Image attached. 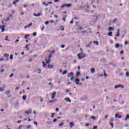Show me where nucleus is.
I'll use <instances>...</instances> for the list:
<instances>
[{
  "mask_svg": "<svg viewBox=\"0 0 129 129\" xmlns=\"http://www.w3.org/2000/svg\"><path fill=\"white\" fill-rule=\"evenodd\" d=\"M73 75H74V73H73V72H71L68 74V77H70L71 76H72V77H71L70 79V80L72 81L74 79V76H73Z\"/></svg>",
  "mask_w": 129,
  "mask_h": 129,
  "instance_id": "f257e3e1",
  "label": "nucleus"
},
{
  "mask_svg": "<svg viewBox=\"0 0 129 129\" xmlns=\"http://www.w3.org/2000/svg\"><path fill=\"white\" fill-rule=\"evenodd\" d=\"M128 118H129V115H127L126 117L125 118V120H127Z\"/></svg>",
  "mask_w": 129,
  "mask_h": 129,
  "instance_id": "bb28decb",
  "label": "nucleus"
},
{
  "mask_svg": "<svg viewBox=\"0 0 129 129\" xmlns=\"http://www.w3.org/2000/svg\"><path fill=\"white\" fill-rule=\"evenodd\" d=\"M54 115H55V113H52V115L51 116V118L54 117Z\"/></svg>",
  "mask_w": 129,
  "mask_h": 129,
  "instance_id": "a19ab883",
  "label": "nucleus"
},
{
  "mask_svg": "<svg viewBox=\"0 0 129 129\" xmlns=\"http://www.w3.org/2000/svg\"><path fill=\"white\" fill-rule=\"evenodd\" d=\"M13 76H14V74H11L9 76V77H10V78H12V77H13Z\"/></svg>",
  "mask_w": 129,
  "mask_h": 129,
  "instance_id": "58836bf2",
  "label": "nucleus"
},
{
  "mask_svg": "<svg viewBox=\"0 0 129 129\" xmlns=\"http://www.w3.org/2000/svg\"><path fill=\"white\" fill-rule=\"evenodd\" d=\"M4 90H5V89L0 88V91H1V92H3Z\"/></svg>",
  "mask_w": 129,
  "mask_h": 129,
  "instance_id": "c03bdc74",
  "label": "nucleus"
},
{
  "mask_svg": "<svg viewBox=\"0 0 129 129\" xmlns=\"http://www.w3.org/2000/svg\"><path fill=\"white\" fill-rule=\"evenodd\" d=\"M66 92H67V93L70 92V91L69 89H66Z\"/></svg>",
  "mask_w": 129,
  "mask_h": 129,
  "instance_id": "603ef678",
  "label": "nucleus"
},
{
  "mask_svg": "<svg viewBox=\"0 0 129 129\" xmlns=\"http://www.w3.org/2000/svg\"><path fill=\"white\" fill-rule=\"evenodd\" d=\"M50 61H51V59H49L47 61H46V63H47V64H49V63H50Z\"/></svg>",
  "mask_w": 129,
  "mask_h": 129,
  "instance_id": "473e14b6",
  "label": "nucleus"
},
{
  "mask_svg": "<svg viewBox=\"0 0 129 129\" xmlns=\"http://www.w3.org/2000/svg\"><path fill=\"white\" fill-rule=\"evenodd\" d=\"M63 124H64V123L62 122L60 124H59L58 126H62V125H63Z\"/></svg>",
  "mask_w": 129,
  "mask_h": 129,
  "instance_id": "79ce46f5",
  "label": "nucleus"
},
{
  "mask_svg": "<svg viewBox=\"0 0 129 129\" xmlns=\"http://www.w3.org/2000/svg\"><path fill=\"white\" fill-rule=\"evenodd\" d=\"M78 29L80 30V31H81V30H82L83 28L82 27H80Z\"/></svg>",
  "mask_w": 129,
  "mask_h": 129,
  "instance_id": "0e129e2a",
  "label": "nucleus"
},
{
  "mask_svg": "<svg viewBox=\"0 0 129 129\" xmlns=\"http://www.w3.org/2000/svg\"><path fill=\"white\" fill-rule=\"evenodd\" d=\"M25 113H26V114H30V113H32V110H30V111H25Z\"/></svg>",
  "mask_w": 129,
  "mask_h": 129,
  "instance_id": "9b49d317",
  "label": "nucleus"
},
{
  "mask_svg": "<svg viewBox=\"0 0 129 129\" xmlns=\"http://www.w3.org/2000/svg\"><path fill=\"white\" fill-rule=\"evenodd\" d=\"M72 84V83L70 82H68V83L67 84V85H70V84Z\"/></svg>",
  "mask_w": 129,
  "mask_h": 129,
  "instance_id": "4d7b16f0",
  "label": "nucleus"
},
{
  "mask_svg": "<svg viewBox=\"0 0 129 129\" xmlns=\"http://www.w3.org/2000/svg\"><path fill=\"white\" fill-rule=\"evenodd\" d=\"M47 68L48 69H53L54 66L53 64H48Z\"/></svg>",
  "mask_w": 129,
  "mask_h": 129,
  "instance_id": "20e7f679",
  "label": "nucleus"
},
{
  "mask_svg": "<svg viewBox=\"0 0 129 129\" xmlns=\"http://www.w3.org/2000/svg\"><path fill=\"white\" fill-rule=\"evenodd\" d=\"M70 127L72 128L74 126V122H70Z\"/></svg>",
  "mask_w": 129,
  "mask_h": 129,
  "instance_id": "0eeeda50",
  "label": "nucleus"
},
{
  "mask_svg": "<svg viewBox=\"0 0 129 129\" xmlns=\"http://www.w3.org/2000/svg\"><path fill=\"white\" fill-rule=\"evenodd\" d=\"M115 47L116 49H117V48H119V44L118 43L116 44Z\"/></svg>",
  "mask_w": 129,
  "mask_h": 129,
  "instance_id": "412c9836",
  "label": "nucleus"
},
{
  "mask_svg": "<svg viewBox=\"0 0 129 129\" xmlns=\"http://www.w3.org/2000/svg\"><path fill=\"white\" fill-rule=\"evenodd\" d=\"M110 124L111 127L113 128V123H111L110 122Z\"/></svg>",
  "mask_w": 129,
  "mask_h": 129,
  "instance_id": "4c0bfd02",
  "label": "nucleus"
},
{
  "mask_svg": "<svg viewBox=\"0 0 129 129\" xmlns=\"http://www.w3.org/2000/svg\"><path fill=\"white\" fill-rule=\"evenodd\" d=\"M64 100L67 101V102H71V100H70V98H64Z\"/></svg>",
  "mask_w": 129,
  "mask_h": 129,
  "instance_id": "6e6552de",
  "label": "nucleus"
},
{
  "mask_svg": "<svg viewBox=\"0 0 129 129\" xmlns=\"http://www.w3.org/2000/svg\"><path fill=\"white\" fill-rule=\"evenodd\" d=\"M121 87V85H118L117 86H115V89H116V88H120Z\"/></svg>",
  "mask_w": 129,
  "mask_h": 129,
  "instance_id": "ddd939ff",
  "label": "nucleus"
},
{
  "mask_svg": "<svg viewBox=\"0 0 129 129\" xmlns=\"http://www.w3.org/2000/svg\"><path fill=\"white\" fill-rule=\"evenodd\" d=\"M91 118H92V119H93V120H95V119H96V118H95V116H91Z\"/></svg>",
  "mask_w": 129,
  "mask_h": 129,
  "instance_id": "393cba45",
  "label": "nucleus"
},
{
  "mask_svg": "<svg viewBox=\"0 0 129 129\" xmlns=\"http://www.w3.org/2000/svg\"><path fill=\"white\" fill-rule=\"evenodd\" d=\"M5 25H3V26H2V27H1V29H2V31L1 32H2V33L3 32H5Z\"/></svg>",
  "mask_w": 129,
  "mask_h": 129,
  "instance_id": "4468645a",
  "label": "nucleus"
},
{
  "mask_svg": "<svg viewBox=\"0 0 129 129\" xmlns=\"http://www.w3.org/2000/svg\"><path fill=\"white\" fill-rule=\"evenodd\" d=\"M38 74H41V69H38Z\"/></svg>",
  "mask_w": 129,
  "mask_h": 129,
  "instance_id": "e433bc0d",
  "label": "nucleus"
},
{
  "mask_svg": "<svg viewBox=\"0 0 129 129\" xmlns=\"http://www.w3.org/2000/svg\"><path fill=\"white\" fill-rule=\"evenodd\" d=\"M127 43H128L127 41H125L124 42L125 45H127Z\"/></svg>",
  "mask_w": 129,
  "mask_h": 129,
  "instance_id": "338daca9",
  "label": "nucleus"
},
{
  "mask_svg": "<svg viewBox=\"0 0 129 129\" xmlns=\"http://www.w3.org/2000/svg\"><path fill=\"white\" fill-rule=\"evenodd\" d=\"M25 49H27V50H29V44H27L25 47Z\"/></svg>",
  "mask_w": 129,
  "mask_h": 129,
  "instance_id": "c85d7f7f",
  "label": "nucleus"
},
{
  "mask_svg": "<svg viewBox=\"0 0 129 129\" xmlns=\"http://www.w3.org/2000/svg\"><path fill=\"white\" fill-rule=\"evenodd\" d=\"M34 124L38 125V123L37 122H34Z\"/></svg>",
  "mask_w": 129,
  "mask_h": 129,
  "instance_id": "680f3d73",
  "label": "nucleus"
},
{
  "mask_svg": "<svg viewBox=\"0 0 129 129\" xmlns=\"http://www.w3.org/2000/svg\"><path fill=\"white\" fill-rule=\"evenodd\" d=\"M45 25H48L49 24V21H46L45 22Z\"/></svg>",
  "mask_w": 129,
  "mask_h": 129,
  "instance_id": "3c124183",
  "label": "nucleus"
},
{
  "mask_svg": "<svg viewBox=\"0 0 129 129\" xmlns=\"http://www.w3.org/2000/svg\"><path fill=\"white\" fill-rule=\"evenodd\" d=\"M22 127H23V125H21L20 126H19V129H21L22 128Z\"/></svg>",
  "mask_w": 129,
  "mask_h": 129,
  "instance_id": "6e6d98bb",
  "label": "nucleus"
},
{
  "mask_svg": "<svg viewBox=\"0 0 129 129\" xmlns=\"http://www.w3.org/2000/svg\"><path fill=\"white\" fill-rule=\"evenodd\" d=\"M10 20V17H9L6 20L5 22H7V21H9Z\"/></svg>",
  "mask_w": 129,
  "mask_h": 129,
  "instance_id": "864d4df0",
  "label": "nucleus"
},
{
  "mask_svg": "<svg viewBox=\"0 0 129 129\" xmlns=\"http://www.w3.org/2000/svg\"><path fill=\"white\" fill-rule=\"evenodd\" d=\"M46 66H47V64H45V63H44L43 65V68H45V67H46Z\"/></svg>",
  "mask_w": 129,
  "mask_h": 129,
  "instance_id": "5fc2aeb1",
  "label": "nucleus"
},
{
  "mask_svg": "<svg viewBox=\"0 0 129 129\" xmlns=\"http://www.w3.org/2000/svg\"><path fill=\"white\" fill-rule=\"evenodd\" d=\"M13 54L10 55V59H11V60H13Z\"/></svg>",
  "mask_w": 129,
  "mask_h": 129,
  "instance_id": "72a5a7b5",
  "label": "nucleus"
},
{
  "mask_svg": "<svg viewBox=\"0 0 129 129\" xmlns=\"http://www.w3.org/2000/svg\"><path fill=\"white\" fill-rule=\"evenodd\" d=\"M57 121V119H54L53 122H56Z\"/></svg>",
  "mask_w": 129,
  "mask_h": 129,
  "instance_id": "e2e57ef3",
  "label": "nucleus"
},
{
  "mask_svg": "<svg viewBox=\"0 0 129 129\" xmlns=\"http://www.w3.org/2000/svg\"><path fill=\"white\" fill-rule=\"evenodd\" d=\"M76 84L77 85H82V83H76Z\"/></svg>",
  "mask_w": 129,
  "mask_h": 129,
  "instance_id": "37998d69",
  "label": "nucleus"
},
{
  "mask_svg": "<svg viewBox=\"0 0 129 129\" xmlns=\"http://www.w3.org/2000/svg\"><path fill=\"white\" fill-rule=\"evenodd\" d=\"M66 74H67V71H64L62 73V75H66Z\"/></svg>",
  "mask_w": 129,
  "mask_h": 129,
  "instance_id": "b1692460",
  "label": "nucleus"
},
{
  "mask_svg": "<svg viewBox=\"0 0 129 129\" xmlns=\"http://www.w3.org/2000/svg\"><path fill=\"white\" fill-rule=\"evenodd\" d=\"M108 35L110 37H111V36H112V32H109L108 33Z\"/></svg>",
  "mask_w": 129,
  "mask_h": 129,
  "instance_id": "aec40b11",
  "label": "nucleus"
},
{
  "mask_svg": "<svg viewBox=\"0 0 129 129\" xmlns=\"http://www.w3.org/2000/svg\"><path fill=\"white\" fill-rule=\"evenodd\" d=\"M76 76L78 77L79 76H80V72H77L76 73Z\"/></svg>",
  "mask_w": 129,
  "mask_h": 129,
  "instance_id": "a211bd4d",
  "label": "nucleus"
},
{
  "mask_svg": "<svg viewBox=\"0 0 129 129\" xmlns=\"http://www.w3.org/2000/svg\"><path fill=\"white\" fill-rule=\"evenodd\" d=\"M112 30H113V28H112L111 27H109L108 31H112Z\"/></svg>",
  "mask_w": 129,
  "mask_h": 129,
  "instance_id": "a878e982",
  "label": "nucleus"
},
{
  "mask_svg": "<svg viewBox=\"0 0 129 129\" xmlns=\"http://www.w3.org/2000/svg\"><path fill=\"white\" fill-rule=\"evenodd\" d=\"M4 72H5V70H4V69H2V70L0 71V73H4Z\"/></svg>",
  "mask_w": 129,
  "mask_h": 129,
  "instance_id": "c9c22d12",
  "label": "nucleus"
},
{
  "mask_svg": "<svg viewBox=\"0 0 129 129\" xmlns=\"http://www.w3.org/2000/svg\"><path fill=\"white\" fill-rule=\"evenodd\" d=\"M22 98L23 100H26V99H27V96L26 95L23 96Z\"/></svg>",
  "mask_w": 129,
  "mask_h": 129,
  "instance_id": "4be33fe9",
  "label": "nucleus"
},
{
  "mask_svg": "<svg viewBox=\"0 0 129 129\" xmlns=\"http://www.w3.org/2000/svg\"><path fill=\"white\" fill-rule=\"evenodd\" d=\"M9 38V36H6V38L5 39L6 41H8L9 42H10V40H9V39H8Z\"/></svg>",
  "mask_w": 129,
  "mask_h": 129,
  "instance_id": "7c9ffc66",
  "label": "nucleus"
},
{
  "mask_svg": "<svg viewBox=\"0 0 129 129\" xmlns=\"http://www.w3.org/2000/svg\"><path fill=\"white\" fill-rule=\"evenodd\" d=\"M126 76H127V77H128V76H129V73H128V72H126Z\"/></svg>",
  "mask_w": 129,
  "mask_h": 129,
  "instance_id": "09e8293b",
  "label": "nucleus"
},
{
  "mask_svg": "<svg viewBox=\"0 0 129 129\" xmlns=\"http://www.w3.org/2000/svg\"><path fill=\"white\" fill-rule=\"evenodd\" d=\"M55 111H56V112H58L59 111V108H56Z\"/></svg>",
  "mask_w": 129,
  "mask_h": 129,
  "instance_id": "ea45409f",
  "label": "nucleus"
},
{
  "mask_svg": "<svg viewBox=\"0 0 129 129\" xmlns=\"http://www.w3.org/2000/svg\"><path fill=\"white\" fill-rule=\"evenodd\" d=\"M81 53H79L78 54V58L80 59V60H81V59H83V58H84L85 57V54H83L82 55V56H80V55H81Z\"/></svg>",
  "mask_w": 129,
  "mask_h": 129,
  "instance_id": "7ed1b4c3",
  "label": "nucleus"
},
{
  "mask_svg": "<svg viewBox=\"0 0 129 129\" xmlns=\"http://www.w3.org/2000/svg\"><path fill=\"white\" fill-rule=\"evenodd\" d=\"M42 14L41 13H38V14H36V13H34L33 14V16H34V17H40V16H41Z\"/></svg>",
  "mask_w": 129,
  "mask_h": 129,
  "instance_id": "1a4fd4ad",
  "label": "nucleus"
},
{
  "mask_svg": "<svg viewBox=\"0 0 129 129\" xmlns=\"http://www.w3.org/2000/svg\"><path fill=\"white\" fill-rule=\"evenodd\" d=\"M19 89H20V87H19V86L17 87L15 89V90H19Z\"/></svg>",
  "mask_w": 129,
  "mask_h": 129,
  "instance_id": "49530a36",
  "label": "nucleus"
},
{
  "mask_svg": "<svg viewBox=\"0 0 129 129\" xmlns=\"http://www.w3.org/2000/svg\"><path fill=\"white\" fill-rule=\"evenodd\" d=\"M93 43H94V44H96L97 46H98L99 45V43L98 42V41H93Z\"/></svg>",
  "mask_w": 129,
  "mask_h": 129,
  "instance_id": "2eb2a0df",
  "label": "nucleus"
},
{
  "mask_svg": "<svg viewBox=\"0 0 129 129\" xmlns=\"http://www.w3.org/2000/svg\"><path fill=\"white\" fill-rule=\"evenodd\" d=\"M51 99H54L55 96H56V92H53L52 94Z\"/></svg>",
  "mask_w": 129,
  "mask_h": 129,
  "instance_id": "39448f33",
  "label": "nucleus"
},
{
  "mask_svg": "<svg viewBox=\"0 0 129 129\" xmlns=\"http://www.w3.org/2000/svg\"><path fill=\"white\" fill-rule=\"evenodd\" d=\"M93 129H97V126H94Z\"/></svg>",
  "mask_w": 129,
  "mask_h": 129,
  "instance_id": "de8ad7c7",
  "label": "nucleus"
},
{
  "mask_svg": "<svg viewBox=\"0 0 129 129\" xmlns=\"http://www.w3.org/2000/svg\"><path fill=\"white\" fill-rule=\"evenodd\" d=\"M42 4H43V5H45V6H46V5H47V4H46V2H43V3H42Z\"/></svg>",
  "mask_w": 129,
  "mask_h": 129,
  "instance_id": "774afa93",
  "label": "nucleus"
},
{
  "mask_svg": "<svg viewBox=\"0 0 129 129\" xmlns=\"http://www.w3.org/2000/svg\"><path fill=\"white\" fill-rule=\"evenodd\" d=\"M123 53H124L123 50H121V51L120 52V53L121 54V55H122V54H123Z\"/></svg>",
  "mask_w": 129,
  "mask_h": 129,
  "instance_id": "8fccbe9b",
  "label": "nucleus"
},
{
  "mask_svg": "<svg viewBox=\"0 0 129 129\" xmlns=\"http://www.w3.org/2000/svg\"><path fill=\"white\" fill-rule=\"evenodd\" d=\"M11 93V91L8 90L6 92V94L8 95V94H10Z\"/></svg>",
  "mask_w": 129,
  "mask_h": 129,
  "instance_id": "c756f323",
  "label": "nucleus"
},
{
  "mask_svg": "<svg viewBox=\"0 0 129 129\" xmlns=\"http://www.w3.org/2000/svg\"><path fill=\"white\" fill-rule=\"evenodd\" d=\"M29 36H30L29 34L25 35L24 37L25 39H28V37H29Z\"/></svg>",
  "mask_w": 129,
  "mask_h": 129,
  "instance_id": "2f4dec72",
  "label": "nucleus"
},
{
  "mask_svg": "<svg viewBox=\"0 0 129 129\" xmlns=\"http://www.w3.org/2000/svg\"><path fill=\"white\" fill-rule=\"evenodd\" d=\"M116 37H119V33H117V34L115 35Z\"/></svg>",
  "mask_w": 129,
  "mask_h": 129,
  "instance_id": "13d9d810",
  "label": "nucleus"
},
{
  "mask_svg": "<svg viewBox=\"0 0 129 129\" xmlns=\"http://www.w3.org/2000/svg\"><path fill=\"white\" fill-rule=\"evenodd\" d=\"M21 122H22V121L21 120H19L17 121V123H21Z\"/></svg>",
  "mask_w": 129,
  "mask_h": 129,
  "instance_id": "052dcab7",
  "label": "nucleus"
},
{
  "mask_svg": "<svg viewBox=\"0 0 129 129\" xmlns=\"http://www.w3.org/2000/svg\"><path fill=\"white\" fill-rule=\"evenodd\" d=\"M91 73H92V74H93V73H95V69H93V68H91Z\"/></svg>",
  "mask_w": 129,
  "mask_h": 129,
  "instance_id": "f8f14e48",
  "label": "nucleus"
},
{
  "mask_svg": "<svg viewBox=\"0 0 129 129\" xmlns=\"http://www.w3.org/2000/svg\"><path fill=\"white\" fill-rule=\"evenodd\" d=\"M66 18H67V15H65V17H63L62 20L63 22H66Z\"/></svg>",
  "mask_w": 129,
  "mask_h": 129,
  "instance_id": "f3484780",
  "label": "nucleus"
},
{
  "mask_svg": "<svg viewBox=\"0 0 129 129\" xmlns=\"http://www.w3.org/2000/svg\"><path fill=\"white\" fill-rule=\"evenodd\" d=\"M52 4H53V2H48V3H47V4L46 5H45V7H48V5H52Z\"/></svg>",
  "mask_w": 129,
  "mask_h": 129,
  "instance_id": "dca6fc26",
  "label": "nucleus"
},
{
  "mask_svg": "<svg viewBox=\"0 0 129 129\" xmlns=\"http://www.w3.org/2000/svg\"><path fill=\"white\" fill-rule=\"evenodd\" d=\"M115 117L117 118H121V115L118 114H116L115 115Z\"/></svg>",
  "mask_w": 129,
  "mask_h": 129,
  "instance_id": "423d86ee",
  "label": "nucleus"
},
{
  "mask_svg": "<svg viewBox=\"0 0 129 129\" xmlns=\"http://www.w3.org/2000/svg\"><path fill=\"white\" fill-rule=\"evenodd\" d=\"M32 25H33V23H31L28 25L25 26L24 29H27V28H29V27H31V26H32Z\"/></svg>",
  "mask_w": 129,
  "mask_h": 129,
  "instance_id": "9d476101",
  "label": "nucleus"
},
{
  "mask_svg": "<svg viewBox=\"0 0 129 129\" xmlns=\"http://www.w3.org/2000/svg\"><path fill=\"white\" fill-rule=\"evenodd\" d=\"M60 47H61V48H62V49H64V48H65V45H62Z\"/></svg>",
  "mask_w": 129,
  "mask_h": 129,
  "instance_id": "a18cd8bd",
  "label": "nucleus"
},
{
  "mask_svg": "<svg viewBox=\"0 0 129 129\" xmlns=\"http://www.w3.org/2000/svg\"><path fill=\"white\" fill-rule=\"evenodd\" d=\"M33 35L34 37H36V36H37V33L36 32L33 33Z\"/></svg>",
  "mask_w": 129,
  "mask_h": 129,
  "instance_id": "f704fd0d",
  "label": "nucleus"
},
{
  "mask_svg": "<svg viewBox=\"0 0 129 129\" xmlns=\"http://www.w3.org/2000/svg\"><path fill=\"white\" fill-rule=\"evenodd\" d=\"M9 54L8 53H6L4 54V57H9Z\"/></svg>",
  "mask_w": 129,
  "mask_h": 129,
  "instance_id": "cd10ccee",
  "label": "nucleus"
},
{
  "mask_svg": "<svg viewBox=\"0 0 129 129\" xmlns=\"http://www.w3.org/2000/svg\"><path fill=\"white\" fill-rule=\"evenodd\" d=\"M80 81V80L79 79H77L75 80V82H76V83L79 82Z\"/></svg>",
  "mask_w": 129,
  "mask_h": 129,
  "instance_id": "5701e85b",
  "label": "nucleus"
},
{
  "mask_svg": "<svg viewBox=\"0 0 129 129\" xmlns=\"http://www.w3.org/2000/svg\"><path fill=\"white\" fill-rule=\"evenodd\" d=\"M88 125H89V123L86 124L85 126H88Z\"/></svg>",
  "mask_w": 129,
  "mask_h": 129,
  "instance_id": "69168bd1",
  "label": "nucleus"
},
{
  "mask_svg": "<svg viewBox=\"0 0 129 129\" xmlns=\"http://www.w3.org/2000/svg\"><path fill=\"white\" fill-rule=\"evenodd\" d=\"M117 20V18H115V19L113 20V21H112L113 24H115V23H116Z\"/></svg>",
  "mask_w": 129,
  "mask_h": 129,
  "instance_id": "6ab92c4d",
  "label": "nucleus"
},
{
  "mask_svg": "<svg viewBox=\"0 0 129 129\" xmlns=\"http://www.w3.org/2000/svg\"><path fill=\"white\" fill-rule=\"evenodd\" d=\"M66 7L67 8H71V7H72V4H63L61 6V9H64Z\"/></svg>",
  "mask_w": 129,
  "mask_h": 129,
  "instance_id": "f03ea898",
  "label": "nucleus"
},
{
  "mask_svg": "<svg viewBox=\"0 0 129 129\" xmlns=\"http://www.w3.org/2000/svg\"><path fill=\"white\" fill-rule=\"evenodd\" d=\"M26 127H27V129H29L31 127V125H28Z\"/></svg>",
  "mask_w": 129,
  "mask_h": 129,
  "instance_id": "bf43d9fd",
  "label": "nucleus"
}]
</instances>
